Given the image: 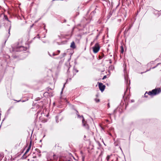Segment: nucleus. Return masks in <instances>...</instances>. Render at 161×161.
Instances as JSON below:
<instances>
[{
    "label": "nucleus",
    "instance_id": "nucleus-1",
    "mask_svg": "<svg viewBox=\"0 0 161 161\" xmlns=\"http://www.w3.org/2000/svg\"><path fill=\"white\" fill-rule=\"evenodd\" d=\"M27 49V48L26 47L17 45L16 47L12 48V52H22L26 51Z\"/></svg>",
    "mask_w": 161,
    "mask_h": 161
},
{
    "label": "nucleus",
    "instance_id": "nucleus-25",
    "mask_svg": "<svg viewBox=\"0 0 161 161\" xmlns=\"http://www.w3.org/2000/svg\"><path fill=\"white\" fill-rule=\"evenodd\" d=\"M65 83L64 85V86H65ZM64 88H62V91H61V93H62L63 92V89Z\"/></svg>",
    "mask_w": 161,
    "mask_h": 161
},
{
    "label": "nucleus",
    "instance_id": "nucleus-32",
    "mask_svg": "<svg viewBox=\"0 0 161 161\" xmlns=\"http://www.w3.org/2000/svg\"><path fill=\"white\" fill-rule=\"evenodd\" d=\"M118 21H119V22H121V19H119L118 20Z\"/></svg>",
    "mask_w": 161,
    "mask_h": 161
},
{
    "label": "nucleus",
    "instance_id": "nucleus-39",
    "mask_svg": "<svg viewBox=\"0 0 161 161\" xmlns=\"http://www.w3.org/2000/svg\"><path fill=\"white\" fill-rule=\"evenodd\" d=\"M56 53V54H57V53H58V52H57L56 53Z\"/></svg>",
    "mask_w": 161,
    "mask_h": 161
},
{
    "label": "nucleus",
    "instance_id": "nucleus-3",
    "mask_svg": "<svg viewBox=\"0 0 161 161\" xmlns=\"http://www.w3.org/2000/svg\"><path fill=\"white\" fill-rule=\"evenodd\" d=\"M77 113L76 114L79 118H82V125L83 126L85 127L86 129H88L89 128V127L88 125L86 123V122L83 116H80L78 114V112L77 110H76Z\"/></svg>",
    "mask_w": 161,
    "mask_h": 161
},
{
    "label": "nucleus",
    "instance_id": "nucleus-19",
    "mask_svg": "<svg viewBox=\"0 0 161 161\" xmlns=\"http://www.w3.org/2000/svg\"><path fill=\"white\" fill-rule=\"evenodd\" d=\"M4 17L6 20H7V21H8V18L6 15H4Z\"/></svg>",
    "mask_w": 161,
    "mask_h": 161
},
{
    "label": "nucleus",
    "instance_id": "nucleus-24",
    "mask_svg": "<svg viewBox=\"0 0 161 161\" xmlns=\"http://www.w3.org/2000/svg\"><path fill=\"white\" fill-rule=\"evenodd\" d=\"M2 155L0 154V160L2 159Z\"/></svg>",
    "mask_w": 161,
    "mask_h": 161
},
{
    "label": "nucleus",
    "instance_id": "nucleus-17",
    "mask_svg": "<svg viewBox=\"0 0 161 161\" xmlns=\"http://www.w3.org/2000/svg\"><path fill=\"white\" fill-rule=\"evenodd\" d=\"M155 12H156V13L155 14L157 15V17H158L160 15V14L158 12V11L157 10H155Z\"/></svg>",
    "mask_w": 161,
    "mask_h": 161
},
{
    "label": "nucleus",
    "instance_id": "nucleus-43",
    "mask_svg": "<svg viewBox=\"0 0 161 161\" xmlns=\"http://www.w3.org/2000/svg\"><path fill=\"white\" fill-rule=\"evenodd\" d=\"M68 161H71L70 160H69Z\"/></svg>",
    "mask_w": 161,
    "mask_h": 161
},
{
    "label": "nucleus",
    "instance_id": "nucleus-6",
    "mask_svg": "<svg viewBox=\"0 0 161 161\" xmlns=\"http://www.w3.org/2000/svg\"><path fill=\"white\" fill-rule=\"evenodd\" d=\"M31 141H30L29 146L28 147V148H27L26 150V151L24 155L22 157L23 158H26V157H25L24 156L25 154H26L29 151V150H30V149L31 148Z\"/></svg>",
    "mask_w": 161,
    "mask_h": 161
},
{
    "label": "nucleus",
    "instance_id": "nucleus-13",
    "mask_svg": "<svg viewBox=\"0 0 161 161\" xmlns=\"http://www.w3.org/2000/svg\"><path fill=\"white\" fill-rule=\"evenodd\" d=\"M95 8V10L92 11V12L93 13H96L97 10H98V9H97V6H94V7Z\"/></svg>",
    "mask_w": 161,
    "mask_h": 161
},
{
    "label": "nucleus",
    "instance_id": "nucleus-4",
    "mask_svg": "<svg viewBox=\"0 0 161 161\" xmlns=\"http://www.w3.org/2000/svg\"><path fill=\"white\" fill-rule=\"evenodd\" d=\"M92 49L94 53H97L100 49V47L99 44L98 43H96L94 46L92 47Z\"/></svg>",
    "mask_w": 161,
    "mask_h": 161
},
{
    "label": "nucleus",
    "instance_id": "nucleus-33",
    "mask_svg": "<svg viewBox=\"0 0 161 161\" xmlns=\"http://www.w3.org/2000/svg\"><path fill=\"white\" fill-rule=\"evenodd\" d=\"M131 102H134V100H131Z\"/></svg>",
    "mask_w": 161,
    "mask_h": 161
},
{
    "label": "nucleus",
    "instance_id": "nucleus-8",
    "mask_svg": "<svg viewBox=\"0 0 161 161\" xmlns=\"http://www.w3.org/2000/svg\"><path fill=\"white\" fill-rule=\"evenodd\" d=\"M104 56V54L103 53H101L99 55L98 58L99 59H102Z\"/></svg>",
    "mask_w": 161,
    "mask_h": 161
},
{
    "label": "nucleus",
    "instance_id": "nucleus-31",
    "mask_svg": "<svg viewBox=\"0 0 161 161\" xmlns=\"http://www.w3.org/2000/svg\"><path fill=\"white\" fill-rule=\"evenodd\" d=\"M75 71L76 72H78V70L76 69H75Z\"/></svg>",
    "mask_w": 161,
    "mask_h": 161
},
{
    "label": "nucleus",
    "instance_id": "nucleus-35",
    "mask_svg": "<svg viewBox=\"0 0 161 161\" xmlns=\"http://www.w3.org/2000/svg\"><path fill=\"white\" fill-rule=\"evenodd\" d=\"M38 150L39 151L38 152L39 153H41V151L39 150Z\"/></svg>",
    "mask_w": 161,
    "mask_h": 161
},
{
    "label": "nucleus",
    "instance_id": "nucleus-7",
    "mask_svg": "<svg viewBox=\"0 0 161 161\" xmlns=\"http://www.w3.org/2000/svg\"><path fill=\"white\" fill-rule=\"evenodd\" d=\"M125 83L126 84L127 87H128V86L130 84V81L128 80V78L126 77H125Z\"/></svg>",
    "mask_w": 161,
    "mask_h": 161
},
{
    "label": "nucleus",
    "instance_id": "nucleus-21",
    "mask_svg": "<svg viewBox=\"0 0 161 161\" xmlns=\"http://www.w3.org/2000/svg\"><path fill=\"white\" fill-rule=\"evenodd\" d=\"M95 100L97 103L99 102L100 101V100L97 98H95Z\"/></svg>",
    "mask_w": 161,
    "mask_h": 161
},
{
    "label": "nucleus",
    "instance_id": "nucleus-10",
    "mask_svg": "<svg viewBox=\"0 0 161 161\" xmlns=\"http://www.w3.org/2000/svg\"><path fill=\"white\" fill-rule=\"evenodd\" d=\"M113 155L112 154L108 155L106 158V159L107 160V161H109V159Z\"/></svg>",
    "mask_w": 161,
    "mask_h": 161
},
{
    "label": "nucleus",
    "instance_id": "nucleus-15",
    "mask_svg": "<svg viewBox=\"0 0 161 161\" xmlns=\"http://www.w3.org/2000/svg\"><path fill=\"white\" fill-rule=\"evenodd\" d=\"M109 69L110 70H113L114 69V67L113 65H111L109 67Z\"/></svg>",
    "mask_w": 161,
    "mask_h": 161
},
{
    "label": "nucleus",
    "instance_id": "nucleus-37",
    "mask_svg": "<svg viewBox=\"0 0 161 161\" xmlns=\"http://www.w3.org/2000/svg\"><path fill=\"white\" fill-rule=\"evenodd\" d=\"M84 157H82V159H83V160H84Z\"/></svg>",
    "mask_w": 161,
    "mask_h": 161
},
{
    "label": "nucleus",
    "instance_id": "nucleus-14",
    "mask_svg": "<svg viewBox=\"0 0 161 161\" xmlns=\"http://www.w3.org/2000/svg\"><path fill=\"white\" fill-rule=\"evenodd\" d=\"M58 118H59V116L58 115L56 116V117H55L56 121L57 123H58L59 122V121L58 120Z\"/></svg>",
    "mask_w": 161,
    "mask_h": 161
},
{
    "label": "nucleus",
    "instance_id": "nucleus-16",
    "mask_svg": "<svg viewBox=\"0 0 161 161\" xmlns=\"http://www.w3.org/2000/svg\"><path fill=\"white\" fill-rule=\"evenodd\" d=\"M70 65H65V67H66L67 69H68V70H67L68 72H69V69L70 68Z\"/></svg>",
    "mask_w": 161,
    "mask_h": 161
},
{
    "label": "nucleus",
    "instance_id": "nucleus-40",
    "mask_svg": "<svg viewBox=\"0 0 161 161\" xmlns=\"http://www.w3.org/2000/svg\"><path fill=\"white\" fill-rule=\"evenodd\" d=\"M20 100H19V101H18V102H20Z\"/></svg>",
    "mask_w": 161,
    "mask_h": 161
},
{
    "label": "nucleus",
    "instance_id": "nucleus-28",
    "mask_svg": "<svg viewBox=\"0 0 161 161\" xmlns=\"http://www.w3.org/2000/svg\"><path fill=\"white\" fill-rule=\"evenodd\" d=\"M109 63L110 64H111L112 63V61H111V59H110L109 60Z\"/></svg>",
    "mask_w": 161,
    "mask_h": 161
},
{
    "label": "nucleus",
    "instance_id": "nucleus-5",
    "mask_svg": "<svg viewBox=\"0 0 161 161\" xmlns=\"http://www.w3.org/2000/svg\"><path fill=\"white\" fill-rule=\"evenodd\" d=\"M98 86L100 90L103 92L105 88V86L101 82H98Z\"/></svg>",
    "mask_w": 161,
    "mask_h": 161
},
{
    "label": "nucleus",
    "instance_id": "nucleus-20",
    "mask_svg": "<svg viewBox=\"0 0 161 161\" xmlns=\"http://www.w3.org/2000/svg\"><path fill=\"white\" fill-rule=\"evenodd\" d=\"M11 26L10 25L9 26V28H8V34H9V35H8V36H9L10 35V29H11Z\"/></svg>",
    "mask_w": 161,
    "mask_h": 161
},
{
    "label": "nucleus",
    "instance_id": "nucleus-22",
    "mask_svg": "<svg viewBox=\"0 0 161 161\" xmlns=\"http://www.w3.org/2000/svg\"><path fill=\"white\" fill-rule=\"evenodd\" d=\"M160 64H161V63H158V64H157L156 66H155V67H153V68H152V69H153L155 68L156 67H157V66L158 65H160Z\"/></svg>",
    "mask_w": 161,
    "mask_h": 161
},
{
    "label": "nucleus",
    "instance_id": "nucleus-23",
    "mask_svg": "<svg viewBox=\"0 0 161 161\" xmlns=\"http://www.w3.org/2000/svg\"><path fill=\"white\" fill-rule=\"evenodd\" d=\"M106 78H107V76H106V75H104V76L103 77V80H104V79H105Z\"/></svg>",
    "mask_w": 161,
    "mask_h": 161
},
{
    "label": "nucleus",
    "instance_id": "nucleus-11",
    "mask_svg": "<svg viewBox=\"0 0 161 161\" xmlns=\"http://www.w3.org/2000/svg\"><path fill=\"white\" fill-rule=\"evenodd\" d=\"M120 49H121L120 53H121L123 54L124 52V49L122 45H121L120 46Z\"/></svg>",
    "mask_w": 161,
    "mask_h": 161
},
{
    "label": "nucleus",
    "instance_id": "nucleus-41",
    "mask_svg": "<svg viewBox=\"0 0 161 161\" xmlns=\"http://www.w3.org/2000/svg\"><path fill=\"white\" fill-rule=\"evenodd\" d=\"M127 88H127V89H126V91H127Z\"/></svg>",
    "mask_w": 161,
    "mask_h": 161
},
{
    "label": "nucleus",
    "instance_id": "nucleus-38",
    "mask_svg": "<svg viewBox=\"0 0 161 161\" xmlns=\"http://www.w3.org/2000/svg\"><path fill=\"white\" fill-rule=\"evenodd\" d=\"M115 110H114V112H115Z\"/></svg>",
    "mask_w": 161,
    "mask_h": 161
},
{
    "label": "nucleus",
    "instance_id": "nucleus-44",
    "mask_svg": "<svg viewBox=\"0 0 161 161\" xmlns=\"http://www.w3.org/2000/svg\"><path fill=\"white\" fill-rule=\"evenodd\" d=\"M113 161V160H112V161Z\"/></svg>",
    "mask_w": 161,
    "mask_h": 161
},
{
    "label": "nucleus",
    "instance_id": "nucleus-36",
    "mask_svg": "<svg viewBox=\"0 0 161 161\" xmlns=\"http://www.w3.org/2000/svg\"><path fill=\"white\" fill-rule=\"evenodd\" d=\"M39 113H40V112H38H38H37V113L38 114H39Z\"/></svg>",
    "mask_w": 161,
    "mask_h": 161
},
{
    "label": "nucleus",
    "instance_id": "nucleus-34",
    "mask_svg": "<svg viewBox=\"0 0 161 161\" xmlns=\"http://www.w3.org/2000/svg\"><path fill=\"white\" fill-rule=\"evenodd\" d=\"M10 108H9V109H8V112H9V111H10Z\"/></svg>",
    "mask_w": 161,
    "mask_h": 161
},
{
    "label": "nucleus",
    "instance_id": "nucleus-42",
    "mask_svg": "<svg viewBox=\"0 0 161 161\" xmlns=\"http://www.w3.org/2000/svg\"><path fill=\"white\" fill-rule=\"evenodd\" d=\"M125 92H125V93H124L125 94Z\"/></svg>",
    "mask_w": 161,
    "mask_h": 161
},
{
    "label": "nucleus",
    "instance_id": "nucleus-29",
    "mask_svg": "<svg viewBox=\"0 0 161 161\" xmlns=\"http://www.w3.org/2000/svg\"><path fill=\"white\" fill-rule=\"evenodd\" d=\"M131 26H130V27H129L128 28V29H127V31H128V30H130V28H131Z\"/></svg>",
    "mask_w": 161,
    "mask_h": 161
},
{
    "label": "nucleus",
    "instance_id": "nucleus-9",
    "mask_svg": "<svg viewBox=\"0 0 161 161\" xmlns=\"http://www.w3.org/2000/svg\"><path fill=\"white\" fill-rule=\"evenodd\" d=\"M70 47H71L72 48H75L76 47V46H75V43L74 42H73L71 43Z\"/></svg>",
    "mask_w": 161,
    "mask_h": 161
},
{
    "label": "nucleus",
    "instance_id": "nucleus-12",
    "mask_svg": "<svg viewBox=\"0 0 161 161\" xmlns=\"http://www.w3.org/2000/svg\"><path fill=\"white\" fill-rule=\"evenodd\" d=\"M48 53L49 55L51 57H52V56H54L57 55H58V54H56L55 53H53L52 54V55H51L48 52Z\"/></svg>",
    "mask_w": 161,
    "mask_h": 161
},
{
    "label": "nucleus",
    "instance_id": "nucleus-2",
    "mask_svg": "<svg viewBox=\"0 0 161 161\" xmlns=\"http://www.w3.org/2000/svg\"><path fill=\"white\" fill-rule=\"evenodd\" d=\"M161 92L160 88H158L157 89L153 90L151 91L147 92V94L150 96H153L158 94Z\"/></svg>",
    "mask_w": 161,
    "mask_h": 161
},
{
    "label": "nucleus",
    "instance_id": "nucleus-26",
    "mask_svg": "<svg viewBox=\"0 0 161 161\" xmlns=\"http://www.w3.org/2000/svg\"><path fill=\"white\" fill-rule=\"evenodd\" d=\"M57 52H58V54L59 53H60V50H58L57 51Z\"/></svg>",
    "mask_w": 161,
    "mask_h": 161
},
{
    "label": "nucleus",
    "instance_id": "nucleus-18",
    "mask_svg": "<svg viewBox=\"0 0 161 161\" xmlns=\"http://www.w3.org/2000/svg\"><path fill=\"white\" fill-rule=\"evenodd\" d=\"M147 92H146L145 94H144V97H148V94H147Z\"/></svg>",
    "mask_w": 161,
    "mask_h": 161
},
{
    "label": "nucleus",
    "instance_id": "nucleus-27",
    "mask_svg": "<svg viewBox=\"0 0 161 161\" xmlns=\"http://www.w3.org/2000/svg\"><path fill=\"white\" fill-rule=\"evenodd\" d=\"M108 105V108H110V104H109V103H108V105Z\"/></svg>",
    "mask_w": 161,
    "mask_h": 161
},
{
    "label": "nucleus",
    "instance_id": "nucleus-30",
    "mask_svg": "<svg viewBox=\"0 0 161 161\" xmlns=\"http://www.w3.org/2000/svg\"><path fill=\"white\" fill-rule=\"evenodd\" d=\"M66 22V19H64V21L63 22Z\"/></svg>",
    "mask_w": 161,
    "mask_h": 161
}]
</instances>
